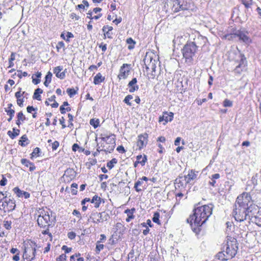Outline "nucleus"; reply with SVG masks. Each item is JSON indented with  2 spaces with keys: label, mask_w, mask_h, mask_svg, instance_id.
Listing matches in <instances>:
<instances>
[{
  "label": "nucleus",
  "mask_w": 261,
  "mask_h": 261,
  "mask_svg": "<svg viewBox=\"0 0 261 261\" xmlns=\"http://www.w3.org/2000/svg\"><path fill=\"white\" fill-rule=\"evenodd\" d=\"M212 205H204L195 208L193 214L190 215L187 221L190 223L192 228L198 227L206 222L212 214Z\"/></svg>",
  "instance_id": "obj_1"
},
{
  "label": "nucleus",
  "mask_w": 261,
  "mask_h": 261,
  "mask_svg": "<svg viewBox=\"0 0 261 261\" xmlns=\"http://www.w3.org/2000/svg\"><path fill=\"white\" fill-rule=\"evenodd\" d=\"M191 8L190 0H166L164 10L166 12H177Z\"/></svg>",
  "instance_id": "obj_2"
},
{
  "label": "nucleus",
  "mask_w": 261,
  "mask_h": 261,
  "mask_svg": "<svg viewBox=\"0 0 261 261\" xmlns=\"http://www.w3.org/2000/svg\"><path fill=\"white\" fill-rule=\"evenodd\" d=\"M196 50L197 46L193 42L188 43L184 46L182 49V55L186 59V62H192Z\"/></svg>",
  "instance_id": "obj_3"
},
{
  "label": "nucleus",
  "mask_w": 261,
  "mask_h": 261,
  "mask_svg": "<svg viewBox=\"0 0 261 261\" xmlns=\"http://www.w3.org/2000/svg\"><path fill=\"white\" fill-rule=\"evenodd\" d=\"M39 215L37 218V223L41 227H48L51 225L50 222L53 221L50 217V213L51 212L48 210H40L39 212Z\"/></svg>",
  "instance_id": "obj_4"
},
{
  "label": "nucleus",
  "mask_w": 261,
  "mask_h": 261,
  "mask_svg": "<svg viewBox=\"0 0 261 261\" xmlns=\"http://www.w3.org/2000/svg\"><path fill=\"white\" fill-rule=\"evenodd\" d=\"M234 205L248 209L252 205H256L253 203L250 195L246 192L243 193L237 197Z\"/></svg>",
  "instance_id": "obj_5"
},
{
  "label": "nucleus",
  "mask_w": 261,
  "mask_h": 261,
  "mask_svg": "<svg viewBox=\"0 0 261 261\" xmlns=\"http://www.w3.org/2000/svg\"><path fill=\"white\" fill-rule=\"evenodd\" d=\"M249 210V220L261 227V208H259L257 205H252Z\"/></svg>",
  "instance_id": "obj_6"
},
{
  "label": "nucleus",
  "mask_w": 261,
  "mask_h": 261,
  "mask_svg": "<svg viewBox=\"0 0 261 261\" xmlns=\"http://www.w3.org/2000/svg\"><path fill=\"white\" fill-rule=\"evenodd\" d=\"M115 142L114 139L110 136L103 137L100 146H98L97 151H104L111 152L115 148Z\"/></svg>",
  "instance_id": "obj_7"
},
{
  "label": "nucleus",
  "mask_w": 261,
  "mask_h": 261,
  "mask_svg": "<svg viewBox=\"0 0 261 261\" xmlns=\"http://www.w3.org/2000/svg\"><path fill=\"white\" fill-rule=\"evenodd\" d=\"M249 208H243L234 205L232 215L235 220L237 221L242 222L246 220L247 217L249 219Z\"/></svg>",
  "instance_id": "obj_8"
},
{
  "label": "nucleus",
  "mask_w": 261,
  "mask_h": 261,
  "mask_svg": "<svg viewBox=\"0 0 261 261\" xmlns=\"http://www.w3.org/2000/svg\"><path fill=\"white\" fill-rule=\"evenodd\" d=\"M238 243L236 239L230 238L227 239L226 244L223 246V249L226 253H229L231 256L234 257L238 250Z\"/></svg>",
  "instance_id": "obj_9"
},
{
  "label": "nucleus",
  "mask_w": 261,
  "mask_h": 261,
  "mask_svg": "<svg viewBox=\"0 0 261 261\" xmlns=\"http://www.w3.org/2000/svg\"><path fill=\"white\" fill-rule=\"evenodd\" d=\"M30 246L25 248L23 254V261H31L35 257L36 247L37 246L35 243L31 242Z\"/></svg>",
  "instance_id": "obj_10"
},
{
  "label": "nucleus",
  "mask_w": 261,
  "mask_h": 261,
  "mask_svg": "<svg viewBox=\"0 0 261 261\" xmlns=\"http://www.w3.org/2000/svg\"><path fill=\"white\" fill-rule=\"evenodd\" d=\"M16 206L15 201L11 195L6 198L4 203L0 205V209L3 210L5 212H11L13 211Z\"/></svg>",
  "instance_id": "obj_11"
},
{
  "label": "nucleus",
  "mask_w": 261,
  "mask_h": 261,
  "mask_svg": "<svg viewBox=\"0 0 261 261\" xmlns=\"http://www.w3.org/2000/svg\"><path fill=\"white\" fill-rule=\"evenodd\" d=\"M144 62L147 70L150 69L152 72H155L156 64L158 62L156 60L153 59L150 56H146L144 59Z\"/></svg>",
  "instance_id": "obj_12"
},
{
  "label": "nucleus",
  "mask_w": 261,
  "mask_h": 261,
  "mask_svg": "<svg viewBox=\"0 0 261 261\" xmlns=\"http://www.w3.org/2000/svg\"><path fill=\"white\" fill-rule=\"evenodd\" d=\"M248 32L245 31H238L235 34L240 40L248 44L251 42V39L248 36Z\"/></svg>",
  "instance_id": "obj_13"
},
{
  "label": "nucleus",
  "mask_w": 261,
  "mask_h": 261,
  "mask_svg": "<svg viewBox=\"0 0 261 261\" xmlns=\"http://www.w3.org/2000/svg\"><path fill=\"white\" fill-rule=\"evenodd\" d=\"M147 138L148 134L146 133L138 136L137 145L139 149H141L146 146L147 143Z\"/></svg>",
  "instance_id": "obj_14"
},
{
  "label": "nucleus",
  "mask_w": 261,
  "mask_h": 261,
  "mask_svg": "<svg viewBox=\"0 0 261 261\" xmlns=\"http://www.w3.org/2000/svg\"><path fill=\"white\" fill-rule=\"evenodd\" d=\"M233 257L231 256L229 253H226L225 250L223 249L222 251L219 252L216 255V258L221 261H226L232 258Z\"/></svg>",
  "instance_id": "obj_15"
},
{
  "label": "nucleus",
  "mask_w": 261,
  "mask_h": 261,
  "mask_svg": "<svg viewBox=\"0 0 261 261\" xmlns=\"http://www.w3.org/2000/svg\"><path fill=\"white\" fill-rule=\"evenodd\" d=\"M233 257L231 256L229 253H226L225 250L223 249L222 251L219 252L216 255V258L221 261H226L232 258Z\"/></svg>",
  "instance_id": "obj_16"
},
{
  "label": "nucleus",
  "mask_w": 261,
  "mask_h": 261,
  "mask_svg": "<svg viewBox=\"0 0 261 261\" xmlns=\"http://www.w3.org/2000/svg\"><path fill=\"white\" fill-rule=\"evenodd\" d=\"M173 118V113L172 112L168 113L167 112H164L162 116H160L159 118V121L162 122L164 121L165 122L163 124L165 125L166 123L169 121H171Z\"/></svg>",
  "instance_id": "obj_17"
},
{
  "label": "nucleus",
  "mask_w": 261,
  "mask_h": 261,
  "mask_svg": "<svg viewBox=\"0 0 261 261\" xmlns=\"http://www.w3.org/2000/svg\"><path fill=\"white\" fill-rule=\"evenodd\" d=\"M128 65L127 64H123V65L121 67L120 69V73L118 75V77L119 79H126L129 70L126 68V67H127Z\"/></svg>",
  "instance_id": "obj_18"
},
{
  "label": "nucleus",
  "mask_w": 261,
  "mask_h": 261,
  "mask_svg": "<svg viewBox=\"0 0 261 261\" xmlns=\"http://www.w3.org/2000/svg\"><path fill=\"white\" fill-rule=\"evenodd\" d=\"M137 80L136 78H134L130 81L128 84V87L129 88V92L133 93L135 91H137L139 89V86L137 85Z\"/></svg>",
  "instance_id": "obj_19"
},
{
  "label": "nucleus",
  "mask_w": 261,
  "mask_h": 261,
  "mask_svg": "<svg viewBox=\"0 0 261 261\" xmlns=\"http://www.w3.org/2000/svg\"><path fill=\"white\" fill-rule=\"evenodd\" d=\"M13 192L18 197H24L25 198H28L30 196V193L27 192L21 191L18 187H15L13 189Z\"/></svg>",
  "instance_id": "obj_20"
},
{
  "label": "nucleus",
  "mask_w": 261,
  "mask_h": 261,
  "mask_svg": "<svg viewBox=\"0 0 261 261\" xmlns=\"http://www.w3.org/2000/svg\"><path fill=\"white\" fill-rule=\"evenodd\" d=\"M197 175L195 172L191 170L189 172L188 174L184 176L186 184L190 183L191 181L193 180L196 178Z\"/></svg>",
  "instance_id": "obj_21"
},
{
  "label": "nucleus",
  "mask_w": 261,
  "mask_h": 261,
  "mask_svg": "<svg viewBox=\"0 0 261 261\" xmlns=\"http://www.w3.org/2000/svg\"><path fill=\"white\" fill-rule=\"evenodd\" d=\"M62 70V67L61 66L56 67L54 69V73L56 74V76L60 79H63L65 76L64 72H61Z\"/></svg>",
  "instance_id": "obj_22"
},
{
  "label": "nucleus",
  "mask_w": 261,
  "mask_h": 261,
  "mask_svg": "<svg viewBox=\"0 0 261 261\" xmlns=\"http://www.w3.org/2000/svg\"><path fill=\"white\" fill-rule=\"evenodd\" d=\"M21 163L25 166L29 167V170L30 171H33L36 169V167L34 164L25 159H21Z\"/></svg>",
  "instance_id": "obj_23"
},
{
  "label": "nucleus",
  "mask_w": 261,
  "mask_h": 261,
  "mask_svg": "<svg viewBox=\"0 0 261 261\" xmlns=\"http://www.w3.org/2000/svg\"><path fill=\"white\" fill-rule=\"evenodd\" d=\"M90 219H92L93 222L98 223L101 222L100 213L98 212H93L92 213Z\"/></svg>",
  "instance_id": "obj_24"
},
{
  "label": "nucleus",
  "mask_w": 261,
  "mask_h": 261,
  "mask_svg": "<svg viewBox=\"0 0 261 261\" xmlns=\"http://www.w3.org/2000/svg\"><path fill=\"white\" fill-rule=\"evenodd\" d=\"M105 79V77H103L100 73H98L94 77L93 83L95 85H98L104 81Z\"/></svg>",
  "instance_id": "obj_25"
},
{
  "label": "nucleus",
  "mask_w": 261,
  "mask_h": 261,
  "mask_svg": "<svg viewBox=\"0 0 261 261\" xmlns=\"http://www.w3.org/2000/svg\"><path fill=\"white\" fill-rule=\"evenodd\" d=\"M101 201V199L100 197L97 195H95L93 197L91 202L94 204V207L96 208L99 207Z\"/></svg>",
  "instance_id": "obj_26"
},
{
  "label": "nucleus",
  "mask_w": 261,
  "mask_h": 261,
  "mask_svg": "<svg viewBox=\"0 0 261 261\" xmlns=\"http://www.w3.org/2000/svg\"><path fill=\"white\" fill-rule=\"evenodd\" d=\"M13 133H12L10 130L8 132V136L12 139H14L16 136H18L20 130L18 129L13 128Z\"/></svg>",
  "instance_id": "obj_27"
},
{
  "label": "nucleus",
  "mask_w": 261,
  "mask_h": 261,
  "mask_svg": "<svg viewBox=\"0 0 261 261\" xmlns=\"http://www.w3.org/2000/svg\"><path fill=\"white\" fill-rule=\"evenodd\" d=\"M43 90L40 88H37L35 90V92L34 93V95L33 96L34 99H36L38 100H41V96L40 94L42 93Z\"/></svg>",
  "instance_id": "obj_28"
},
{
  "label": "nucleus",
  "mask_w": 261,
  "mask_h": 261,
  "mask_svg": "<svg viewBox=\"0 0 261 261\" xmlns=\"http://www.w3.org/2000/svg\"><path fill=\"white\" fill-rule=\"evenodd\" d=\"M137 159L138 163L141 164L142 166H144L147 161V157L145 155L143 157L141 155H139L137 156Z\"/></svg>",
  "instance_id": "obj_29"
},
{
  "label": "nucleus",
  "mask_w": 261,
  "mask_h": 261,
  "mask_svg": "<svg viewBox=\"0 0 261 261\" xmlns=\"http://www.w3.org/2000/svg\"><path fill=\"white\" fill-rule=\"evenodd\" d=\"M136 212V209L133 207L131 209H127L124 211V213L127 214V217H129V218H134L135 216L134 215V213Z\"/></svg>",
  "instance_id": "obj_30"
},
{
  "label": "nucleus",
  "mask_w": 261,
  "mask_h": 261,
  "mask_svg": "<svg viewBox=\"0 0 261 261\" xmlns=\"http://www.w3.org/2000/svg\"><path fill=\"white\" fill-rule=\"evenodd\" d=\"M51 77L52 73L50 71H48L45 76V81L44 82V85L46 87H47L48 86L49 83L51 82Z\"/></svg>",
  "instance_id": "obj_31"
},
{
  "label": "nucleus",
  "mask_w": 261,
  "mask_h": 261,
  "mask_svg": "<svg viewBox=\"0 0 261 261\" xmlns=\"http://www.w3.org/2000/svg\"><path fill=\"white\" fill-rule=\"evenodd\" d=\"M28 140V139L25 135H23L20 140L19 141V144L21 146H26L28 143L26 142Z\"/></svg>",
  "instance_id": "obj_32"
},
{
  "label": "nucleus",
  "mask_w": 261,
  "mask_h": 261,
  "mask_svg": "<svg viewBox=\"0 0 261 261\" xmlns=\"http://www.w3.org/2000/svg\"><path fill=\"white\" fill-rule=\"evenodd\" d=\"M117 160L115 158H113L107 163V166L109 169H111L114 167V165L117 164Z\"/></svg>",
  "instance_id": "obj_33"
},
{
  "label": "nucleus",
  "mask_w": 261,
  "mask_h": 261,
  "mask_svg": "<svg viewBox=\"0 0 261 261\" xmlns=\"http://www.w3.org/2000/svg\"><path fill=\"white\" fill-rule=\"evenodd\" d=\"M99 213L101 222H102L104 221H107L109 218V215L107 213L102 212Z\"/></svg>",
  "instance_id": "obj_34"
},
{
  "label": "nucleus",
  "mask_w": 261,
  "mask_h": 261,
  "mask_svg": "<svg viewBox=\"0 0 261 261\" xmlns=\"http://www.w3.org/2000/svg\"><path fill=\"white\" fill-rule=\"evenodd\" d=\"M143 184V181L141 180H138L135 184L134 186V188L137 192H140L142 190V189L140 187H142V185Z\"/></svg>",
  "instance_id": "obj_35"
},
{
  "label": "nucleus",
  "mask_w": 261,
  "mask_h": 261,
  "mask_svg": "<svg viewBox=\"0 0 261 261\" xmlns=\"http://www.w3.org/2000/svg\"><path fill=\"white\" fill-rule=\"evenodd\" d=\"M77 185L75 183H73L71 184L70 187V191L72 195H76L77 193Z\"/></svg>",
  "instance_id": "obj_36"
},
{
  "label": "nucleus",
  "mask_w": 261,
  "mask_h": 261,
  "mask_svg": "<svg viewBox=\"0 0 261 261\" xmlns=\"http://www.w3.org/2000/svg\"><path fill=\"white\" fill-rule=\"evenodd\" d=\"M75 172L72 169H67L65 171V173L63 175V178H65L69 175H71L73 177L74 176Z\"/></svg>",
  "instance_id": "obj_37"
},
{
  "label": "nucleus",
  "mask_w": 261,
  "mask_h": 261,
  "mask_svg": "<svg viewBox=\"0 0 261 261\" xmlns=\"http://www.w3.org/2000/svg\"><path fill=\"white\" fill-rule=\"evenodd\" d=\"M6 112L7 113V114L9 115V118L8 119V121L9 122H10L14 116V114L15 113V111L13 109L10 110H6Z\"/></svg>",
  "instance_id": "obj_38"
},
{
  "label": "nucleus",
  "mask_w": 261,
  "mask_h": 261,
  "mask_svg": "<svg viewBox=\"0 0 261 261\" xmlns=\"http://www.w3.org/2000/svg\"><path fill=\"white\" fill-rule=\"evenodd\" d=\"M159 218H160V214L158 212H155V213H154V214L153 215V217L152 218V221L154 222H155L158 224H160V221L159 220Z\"/></svg>",
  "instance_id": "obj_39"
},
{
  "label": "nucleus",
  "mask_w": 261,
  "mask_h": 261,
  "mask_svg": "<svg viewBox=\"0 0 261 261\" xmlns=\"http://www.w3.org/2000/svg\"><path fill=\"white\" fill-rule=\"evenodd\" d=\"M126 42L129 44L128 46V49H131L134 47L135 42L131 38L127 39Z\"/></svg>",
  "instance_id": "obj_40"
},
{
  "label": "nucleus",
  "mask_w": 261,
  "mask_h": 261,
  "mask_svg": "<svg viewBox=\"0 0 261 261\" xmlns=\"http://www.w3.org/2000/svg\"><path fill=\"white\" fill-rule=\"evenodd\" d=\"M40 152V149L38 147L35 148L32 153H31V158H33L35 156H39V153Z\"/></svg>",
  "instance_id": "obj_41"
},
{
  "label": "nucleus",
  "mask_w": 261,
  "mask_h": 261,
  "mask_svg": "<svg viewBox=\"0 0 261 261\" xmlns=\"http://www.w3.org/2000/svg\"><path fill=\"white\" fill-rule=\"evenodd\" d=\"M8 194L5 195L3 192H0V205L4 203L6 198H8Z\"/></svg>",
  "instance_id": "obj_42"
},
{
  "label": "nucleus",
  "mask_w": 261,
  "mask_h": 261,
  "mask_svg": "<svg viewBox=\"0 0 261 261\" xmlns=\"http://www.w3.org/2000/svg\"><path fill=\"white\" fill-rule=\"evenodd\" d=\"M133 96H132V95H127V96L125 97V98H124V99L123 101H124L125 103H126L127 105H128V106H132V103L129 102V100H131V99H133Z\"/></svg>",
  "instance_id": "obj_43"
},
{
  "label": "nucleus",
  "mask_w": 261,
  "mask_h": 261,
  "mask_svg": "<svg viewBox=\"0 0 261 261\" xmlns=\"http://www.w3.org/2000/svg\"><path fill=\"white\" fill-rule=\"evenodd\" d=\"M67 92L70 97H72L74 95L76 94L77 92L74 89L68 88L67 89Z\"/></svg>",
  "instance_id": "obj_44"
},
{
  "label": "nucleus",
  "mask_w": 261,
  "mask_h": 261,
  "mask_svg": "<svg viewBox=\"0 0 261 261\" xmlns=\"http://www.w3.org/2000/svg\"><path fill=\"white\" fill-rule=\"evenodd\" d=\"M223 106L225 107H231L232 106V102L229 99H225L223 101Z\"/></svg>",
  "instance_id": "obj_45"
},
{
  "label": "nucleus",
  "mask_w": 261,
  "mask_h": 261,
  "mask_svg": "<svg viewBox=\"0 0 261 261\" xmlns=\"http://www.w3.org/2000/svg\"><path fill=\"white\" fill-rule=\"evenodd\" d=\"M90 123L91 125H93L94 128L97 127L99 124V120L98 119L94 120V119H91Z\"/></svg>",
  "instance_id": "obj_46"
},
{
  "label": "nucleus",
  "mask_w": 261,
  "mask_h": 261,
  "mask_svg": "<svg viewBox=\"0 0 261 261\" xmlns=\"http://www.w3.org/2000/svg\"><path fill=\"white\" fill-rule=\"evenodd\" d=\"M64 47H65V44L63 41L59 42L56 46V48H57L58 52L60 51V50L61 48H64Z\"/></svg>",
  "instance_id": "obj_47"
},
{
  "label": "nucleus",
  "mask_w": 261,
  "mask_h": 261,
  "mask_svg": "<svg viewBox=\"0 0 261 261\" xmlns=\"http://www.w3.org/2000/svg\"><path fill=\"white\" fill-rule=\"evenodd\" d=\"M17 119L21 120V121H23L25 119V117L23 114V113L22 112H20L17 114Z\"/></svg>",
  "instance_id": "obj_48"
},
{
  "label": "nucleus",
  "mask_w": 261,
  "mask_h": 261,
  "mask_svg": "<svg viewBox=\"0 0 261 261\" xmlns=\"http://www.w3.org/2000/svg\"><path fill=\"white\" fill-rule=\"evenodd\" d=\"M21 88H19V91L15 93V96L17 99L20 98L21 96H23L25 94V92L21 93Z\"/></svg>",
  "instance_id": "obj_49"
},
{
  "label": "nucleus",
  "mask_w": 261,
  "mask_h": 261,
  "mask_svg": "<svg viewBox=\"0 0 261 261\" xmlns=\"http://www.w3.org/2000/svg\"><path fill=\"white\" fill-rule=\"evenodd\" d=\"M103 247L104 246L103 244H100L99 242H97L96 249L98 252H99L100 250H102L103 249Z\"/></svg>",
  "instance_id": "obj_50"
},
{
  "label": "nucleus",
  "mask_w": 261,
  "mask_h": 261,
  "mask_svg": "<svg viewBox=\"0 0 261 261\" xmlns=\"http://www.w3.org/2000/svg\"><path fill=\"white\" fill-rule=\"evenodd\" d=\"M59 146V143L57 141H55L52 143L51 148L53 150H56Z\"/></svg>",
  "instance_id": "obj_51"
},
{
  "label": "nucleus",
  "mask_w": 261,
  "mask_h": 261,
  "mask_svg": "<svg viewBox=\"0 0 261 261\" xmlns=\"http://www.w3.org/2000/svg\"><path fill=\"white\" fill-rule=\"evenodd\" d=\"M66 256L65 254H62L59 257L57 258L56 261H66Z\"/></svg>",
  "instance_id": "obj_52"
},
{
  "label": "nucleus",
  "mask_w": 261,
  "mask_h": 261,
  "mask_svg": "<svg viewBox=\"0 0 261 261\" xmlns=\"http://www.w3.org/2000/svg\"><path fill=\"white\" fill-rule=\"evenodd\" d=\"M113 30V27H111V26H109V25H105L102 30L103 32H105L106 31H111L112 30Z\"/></svg>",
  "instance_id": "obj_53"
},
{
  "label": "nucleus",
  "mask_w": 261,
  "mask_h": 261,
  "mask_svg": "<svg viewBox=\"0 0 261 261\" xmlns=\"http://www.w3.org/2000/svg\"><path fill=\"white\" fill-rule=\"evenodd\" d=\"M70 18L72 19H75L76 20H78L80 19V17L74 13H72L70 14Z\"/></svg>",
  "instance_id": "obj_54"
},
{
  "label": "nucleus",
  "mask_w": 261,
  "mask_h": 261,
  "mask_svg": "<svg viewBox=\"0 0 261 261\" xmlns=\"http://www.w3.org/2000/svg\"><path fill=\"white\" fill-rule=\"evenodd\" d=\"M75 236V233L73 231L69 232L68 233V237L71 240L74 239Z\"/></svg>",
  "instance_id": "obj_55"
},
{
  "label": "nucleus",
  "mask_w": 261,
  "mask_h": 261,
  "mask_svg": "<svg viewBox=\"0 0 261 261\" xmlns=\"http://www.w3.org/2000/svg\"><path fill=\"white\" fill-rule=\"evenodd\" d=\"M7 182V179L3 176L2 179L0 181V185L2 186H4L6 185Z\"/></svg>",
  "instance_id": "obj_56"
},
{
  "label": "nucleus",
  "mask_w": 261,
  "mask_h": 261,
  "mask_svg": "<svg viewBox=\"0 0 261 261\" xmlns=\"http://www.w3.org/2000/svg\"><path fill=\"white\" fill-rule=\"evenodd\" d=\"M73 37H74V36L72 34V33H71V32H68L67 34V38H66V39H65V40L67 42H69V38H73Z\"/></svg>",
  "instance_id": "obj_57"
},
{
  "label": "nucleus",
  "mask_w": 261,
  "mask_h": 261,
  "mask_svg": "<svg viewBox=\"0 0 261 261\" xmlns=\"http://www.w3.org/2000/svg\"><path fill=\"white\" fill-rule=\"evenodd\" d=\"M23 98L17 99V103L20 107H23Z\"/></svg>",
  "instance_id": "obj_58"
},
{
  "label": "nucleus",
  "mask_w": 261,
  "mask_h": 261,
  "mask_svg": "<svg viewBox=\"0 0 261 261\" xmlns=\"http://www.w3.org/2000/svg\"><path fill=\"white\" fill-rule=\"evenodd\" d=\"M60 123L62 125V128H64L66 127V125L65 124V119L63 117H62L61 119H60Z\"/></svg>",
  "instance_id": "obj_59"
},
{
  "label": "nucleus",
  "mask_w": 261,
  "mask_h": 261,
  "mask_svg": "<svg viewBox=\"0 0 261 261\" xmlns=\"http://www.w3.org/2000/svg\"><path fill=\"white\" fill-rule=\"evenodd\" d=\"M62 249L65 251V253H69L71 251V248H68L65 245H64Z\"/></svg>",
  "instance_id": "obj_60"
},
{
  "label": "nucleus",
  "mask_w": 261,
  "mask_h": 261,
  "mask_svg": "<svg viewBox=\"0 0 261 261\" xmlns=\"http://www.w3.org/2000/svg\"><path fill=\"white\" fill-rule=\"evenodd\" d=\"M72 214L73 215H75V216H76L78 217V218H81V214L80 213L79 211H78L77 210H73V212H72Z\"/></svg>",
  "instance_id": "obj_61"
},
{
  "label": "nucleus",
  "mask_w": 261,
  "mask_h": 261,
  "mask_svg": "<svg viewBox=\"0 0 261 261\" xmlns=\"http://www.w3.org/2000/svg\"><path fill=\"white\" fill-rule=\"evenodd\" d=\"M20 73L18 74V76L19 78H21L22 76H27L28 75V73L27 72H22L21 71H19Z\"/></svg>",
  "instance_id": "obj_62"
},
{
  "label": "nucleus",
  "mask_w": 261,
  "mask_h": 261,
  "mask_svg": "<svg viewBox=\"0 0 261 261\" xmlns=\"http://www.w3.org/2000/svg\"><path fill=\"white\" fill-rule=\"evenodd\" d=\"M99 47L101 48L102 51L105 52L107 50V44L101 43L99 45Z\"/></svg>",
  "instance_id": "obj_63"
},
{
  "label": "nucleus",
  "mask_w": 261,
  "mask_h": 261,
  "mask_svg": "<svg viewBox=\"0 0 261 261\" xmlns=\"http://www.w3.org/2000/svg\"><path fill=\"white\" fill-rule=\"evenodd\" d=\"M80 256V253H78V254H75V255H73L72 256H70V261H75V257H77L79 256Z\"/></svg>",
  "instance_id": "obj_64"
}]
</instances>
